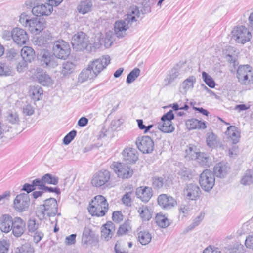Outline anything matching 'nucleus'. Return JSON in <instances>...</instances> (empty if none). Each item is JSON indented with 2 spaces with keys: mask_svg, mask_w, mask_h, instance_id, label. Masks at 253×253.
<instances>
[{
  "mask_svg": "<svg viewBox=\"0 0 253 253\" xmlns=\"http://www.w3.org/2000/svg\"><path fill=\"white\" fill-rule=\"evenodd\" d=\"M28 93L31 99L37 101L42 99L43 90L39 86H33L30 87Z\"/></svg>",
  "mask_w": 253,
  "mask_h": 253,
  "instance_id": "c85d7f7f",
  "label": "nucleus"
},
{
  "mask_svg": "<svg viewBox=\"0 0 253 253\" xmlns=\"http://www.w3.org/2000/svg\"><path fill=\"white\" fill-rule=\"evenodd\" d=\"M11 38L17 44L23 45L29 41L26 31L20 28H15L11 31Z\"/></svg>",
  "mask_w": 253,
  "mask_h": 253,
  "instance_id": "2eb2a0df",
  "label": "nucleus"
},
{
  "mask_svg": "<svg viewBox=\"0 0 253 253\" xmlns=\"http://www.w3.org/2000/svg\"><path fill=\"white\" fill-rule=\"evenodd\" d=\"M199 183L202 188L205 191H211L215 183L214 173L209 169H206L200 174Z\"/></svg>",
  "mask_w": 253,
  "mask_h": 253,
  "instance_id": "6e6552de",
  "label": "nucleus"
},
{
  "mask_svg": "<svg viewBox=\"0 0 253 253\" xmlns=\"http://www.w3.org/2000/svg\"><path fill=\"white\" fill-rule=\"evenodd\" d=\"M241 183L244 185H250L253 183V171L249 169L246 171L241 180Z\"/></svg>",
  "mask_w": 253,
  "mask_h": 253,
  "instance_id": "c9c22d12",
  "label": "nucleus"
},
{
  "mask_svg": "<svg viewBox=\"0 0 253 253\" xmlns=\"http://www.w3.org/2000/svg\"><path fill=\"white\" fill-rule=\"evenodd\" d=\"M35 179L33 180L32 184L25 183L22 189V190L26 191L28 193L34 191L36 189V187H38V184L34 183Z\"/></svg>",
  "mask_w": 253,
  "mask_h": 253,
  "instance_id": "6e6d98bb",
  "label": "nucleus"
},
{
  "mask_svg": "<svg viewBox=\"0 0 253 253\" xmlns=\"http://www.w3.org/2000/svg\"><path fill=\"white\" fill-rule=\"evenodd\" d=\"M183 195L188 200H196L200 197L201 190L197 184H189L184 188Z\"/></svg>",
  "mask_w": 253,
  "mask_h": 253,
  "instance_id": "dca6fc26",
  "label": "nucleus"
},
{
  "mask_svg": "<svg viewBox=\"0 0 253 253\" xmlns=\"http://www.w3.org/2000/svg\"><path fill=\"white\" fill-rule=\"evenodd\" d=\"M128 28L125 21L120 20L115 22L114 24V33L119 38H122L126 35V32Z\"/></svg>",
  "mask_w": 253,
  "mask_h": 253,
  "instance_id": "a878e982",
  "label": "nucleus"
},
{
  "mask_svg": "<svg viewBox=\"0 0 253 253\" xmlns=\"http://www.w3.org/2000/svg\"><path fill=\"white\" fill-rule=\"evenodd\" d=\"M185 152L186 157L192 160H195L200 153L196 151V148L195 146L191 145H189Z\"/></svg>",
  "mask_w": 253,
  "mask_h": 253,
  "instance_id": "37998d69",
  "label": "nucleus"
},
{
  "mask_svg": "<svg viewBox=\"0 0 253 253\" xmlns=\"http://www.w3.org/2000/svg\"><path fill=\"white\" fill-rule=\"evenodd\" d=\"M195 160H197L201 165L206 167H209L211 164V159L204 153H199Z\"/></svg>",
  "mask_w": 253,
  "mask_h": 253,
  "instance_id": "f704fd0d",
  "label": "nucleus"
},
{
  "mask_svg": "<svg viewBox=\"0 0 253 253\" xmlns=\"http://www.w3.org/2000/svg\"><path fill=\"white\" fill-rule=\"evenodd\" d=\"M174 118V114L172 110L169 111L166 114H164L161 118V121H171Z\"/></svg>",
  "mask_w": 253,
  "mask_h": 253,
  "instance_id": "e2e57ef3",
  "label": "nucleus"
},
{
  "mask_svg": "<svg viewBox=\"0 0 253 253\" xmlns=\"http://www.w3.org/2000/svg\"><path fill=\"white\" fill-rule=\"evenodd\" d=\"M237 77L238 79H253V69L248 65H240L237 71Z\"/></svg>",
  "mask_w": 253,
  "mask_h": 253,
  "instance_id": "412c9836",
  "label": "nucleus"
},
{
  "mask_svg": "<svg viewBox=\"0 0 253 253\" xmlns=\"http://www.w3.org/2000/svg\"><path fill=\"white\" fill-rule=\"evenodd\" d=\"M135 143L138 149L143 153H150L154 150V142L149 136L138 137Z\"/></svg>",
  "mask_w": 253,
  "mask_h": 253,
  "instance_id": "9b49d317",
  "label": "nucleus"
},
{
  "mask_svg": "<svg viewBox=\"0 0 253 253\" xmlns=\"http://www.w3.org/2000/svg\"><path fill=\"white\" fill-rule=\"evenodd\" d=\"M138 239L142 245H146L150 242L152 236L148 231H141L138 233Z\"/></svg>",
  "mask_w": 253,
  "mask_h": 253,
  "instance_id": "473e14b6",
  "label": "nucleus"
},
{
  "mask_svg": "<svg viewBox=\"0 0 253 253\" xmlns=\"http://www.w3.org/2000/svg\"><path fill=\"white\" fill-rule=\"evenodd\" d=\"M77 235L76 234H72L65 238V243L66 245H71L75 244L76 243V237Z\"/></svg>",
  "mask_w": 253,
  "mask_h": 253,
  "instance_id": "bf43d9fd",
  "label": "nucleus"
},
{
  "mask_svg": "<svg viewBox=\"0 0 253 253\" xmlns=\"http://www.w3.org/2000/svg\"><path fill=\"white\" fill-rule=\"evenodd\" d=\"M131 229V226L128 222H125L124 224L121 225L117 231V234L119 235H123L127 234Z\"/></svg>",
  "mask_w": 253,
  "mask_h": 253,
  "instance_id": "de8ad7c7",
  "label": "nucleus"
},
{
  "mask_svg": "<svg viewBox=\"0 0 253 253\" xmlns=\"http://www.w3.org/2000/svg\"><path fill=\"white\" fill-rule=\"evenodd\" d=\"M131 192L126 193L122 197V200L123 203L126 206L130 205Z\"/></svg>",
  "mask_w": 253,
  "mask_h": 253,
  "instance_id": "052dcab7",
  "label": "nucleus"
},
{
  "mask_svg": "<svg viewBox=\"0 0 253 253\" xmlns=\"http://www.w3.org/2000/svg\"><path fill=\"white\" fill-rule=\"evenodd\" d=\"M25 229V223L20 217L14 218L12 224V233L16 237H20L24 232Z\"/></svg>",
  "mask_w": 253,
  "mask_h": 253,
  "instance_id": "4be33fe9",
  "label": "nucleus"
},
{
  "mask_svg": "<svg viewBox=\"0 0 253 253\" xmlns=\"http://www.w3.org/2000/svg\"><path fill=\"white\" fill-rule=\"evenodd\" d=\"M114 231L115 226L114 224L111 221L107 222L104 225L102 229L101 237L106 241H108L112 238Z\"/></svg>",
  "mask_w": 253,
  "mask_h": 253,
  "instance_id": "bb28decb",
  "label": "nucleus"
},
{
  "mask_svg": "<svg viewBox=\"0 0 253 253\" xmlns=\"http://www.w3.org/2000/svg\"><path fill=\"white\" fill-rule=\"evenodd\" d=\"M226 134L233 141V143L236 144L239 141L240 133L235 126H231L228 127Z\"/></svg>",
  "mask_w": 253,
  "mask_h": 253,
  "instance_id": "7c9ffc66",
  "label": "nucleus"
},
{
  "mask_svg": "<svg viewBox=\"0 0 253 253\" xmlns=\"http://www.w3.org/2000/svg\"><path fill=\"white\" fill-rule=\"evenodd\" d=\"M18 253H34V250L30 245L25 244L18 248Z\"/></svg>",
  "mask_w": 253,
  "mask_h": 253,
  "instance_id": "3c124183",
  "label": "nucleus"
},
{
  "mask_svg": "<svg viewBox=\"0 0 253 253\" xmlns=\"http://www.w3.org/2000/svg\"><path fill=\"white\" fill-rule=\"evenodd\" d=\"M166 182L165 178L162 177H154L152 179V184L153 187L156 189L162 188Z\"/></svg>",
  "mask_w": 253,
  "mask_h": 253,
  "instance_id": "c03bdc74",
  "label": "nucleus"
},
{
  "mask_svg": "<svg viewBox=\"0 0 253 253\" xmlns=\"http://www.w3.org/2000/svg\"><path fill=\"white\" fill-rule=\"evenodd\" d=\"M159 129L165 133H170L174 131V127L171 121H162L158 125Z\"/></svg>",
  "mask_w": 253,
  "mask_h": 253,
  "instance_id": "72a5a7b5",
  "label": "nucleus"
},
{
  "mask_svg": "<svg viewBox=\"0 0 253 253\" xmlns=\"http://www.w3.org/2000/svg\"><path fill=\"white\" fill-rule=\"evenodd\" d=\"M110 63V57L103 56L94 61L88 68L84 70L81 73V77L88 79L95 78Z\"/></svg>",
  "mask_w": 253,
  "mask_h": 253,
  "instance_id": "f03ea898",
  "label": "nucleus"
},
{
  "mask_svg": "<svg viewBox=\"0 0 253 253\" xmlns=\"http://www.w3.org/2000/svg\"><path fill=\"white\" fill-rule=\"evenodd\" d=\"M110 173L108 170L103 169L96 173L91 180L92 185L96 187L104 185L110 179Z\"/></svg>",
  "mask_w": 253,
  "mask_h": 253,
  "instance_id": "ddd939ff",
  "label": "nucleus"
},
{
  "mask_svg": "<svg viewBox=\"0 0 253 253\" xmlns=\"http://www.w3.org/2000/svg\"><path fill=\"white\" fill-rule=\"evenodd\" d=\"M88 209L92 215L102 217L105 215L108 210V204L104 196L99 195L92 200Z\"/></svg>",
  "mask_w": 253,
  "mask_h": 253,
  "instance_id": "39448f33",
  "label": "nucleus"
},
{
  "mask_svg": "<svg viewBox=\"0 0 253 253\" xmlns=\"http://www.w3.org/2000/svg\"><path fill=\"white\" fill-rule=\"evenodd\" d=\"M30 204V198L28 194L22 193L16 196L14 202V209L18 212L27 210Z\"/></svg>",
  "mask_w": 253,
  "mask_h": 253,
  "instance_id": "f8f14e48",
  "label": "nucleus"
},
{
  "mask_svg": "<svg viewBox=\"0 0 253 253\" xmlns=\"http://www.w3.org/2000/svg\"><path fill=\"white\" fill-rule=\"evenodd\" d=\"M122 156L124 160L128 163H135L138 159L137 150L131 147L125 148L122 152Z\"/></svg>",
  "mask_w": 253,
  "mask_h": 253,
  "instance_id": "5701e85b",
  "label": "nucleus"
},
{
  "mask_svg": "<svg viewBox=\"0 0 253 253\" xmlns=\"http://www.w3.org/2000/svg\"><path fill=\"white\" fill-rule=\"evenodd\" d=\"M27 226L28 232L33 236L34 242L38 243L44 236L43 233L39 230V221L34 218H30L27 221Z\"/></svg>",
  "mask_w": 253,
  "mask_h": 253,
  "instance_id": "9d476101",
  "label": "nucleus"
},
{
  "mask_svg": "<svg viewBox=\"0 0 253 253\" xmlns=\"http://www.w3.org/2000/svg\"><path fill=\"white\" fill-rule=\"evenodd\" d=\"M111 168L117 174L118 177L122 179H128L133 174V169L122 163L114 162L111 165Z\"/></svg>",
  "mask_w": 253,
  "mask_h": 253,
  "instance_id": "1a4fd4ad",
  "label": "nucleus"
},
{
  "mask_svg": "<svg viewBox=\"0 0 253 253\" xmlns=\"http://www.w3.org/2000/svg\"><path fill=\"white\" fill-rule=\"evenodd\" d=\"M77 131L75 130L68 133L63 139V143L65 145L69 144L75 138L76 135Z\"/></svg>",
  "mask_w": 253,
  "mask_h": 253,
  "instance_id": "5fc2aeb1",
  "label": "nucleus"
},
{
  "mask_svg": "<svg viewBox=\"0 0 253 253\" xmlns=\"http://www.w3.org/2000/svg\"><path fill=\"white\" fill-rule=\"evenodd\" d=\"M40 55L41 56V62L45 64L46 66L50 65L53 61V56L49 51L43 50L41 51Z\"/></svg>",
  "mask_w": 253,
  "mask_h": 253,
  "instance_id": "e433bc0d",
  "label": "nucleus"
},
{
  "mask_svg": "<svg viewBox=\"0 0 253 253\" xmlns=\"http://www.w3.org/2000/svg\"><path fill=\"white\" fill-rule=\"evenodd\" d=\"M123 123V120L121 119H114L112 121L111 123V128L116 129L119 127Z\"/></svg>",
  "mask_w": 253,
  "mask_h": 253,
  "instance_id": "338daca9",
  "label": "nucleus"
},
{
  "mask_svg": "<svg viewBox=\"0 0 253 253\" xmlns=\"http://www.w3.org/2000/svg\"><path fill=\"white\" fill-rule=\"evenodd\" d=\"M139 10L136 7H131L129 9L127 12V16L126 18L128 22H134L136 21V17L139 16Z\"/></svg>",
  "mask_w": 253,
  "mask_h": 253,
  "instance_id": "ea45409f",
  "label": "nucleus"
},
{
  "mask_svg": "<svg viewBox=\"0 0 253 253\" xmlns=\"http://www.w3.org/2000/svg\"><path fill=\"white\" fill-rule=\"evenodd\" d=\"M136 197L144 202H148L153 195V190L151 187L140 186L136 189Z\"/></svg>",
  "mask_w": 253,
  "mask_h": 253,
  "instance_id": "aec40b11",
  "label": "nucleus"
},
{
  "mask_svg": "<svg viewBox=\"0 0 253 253\" xmlns=\"http://www.w3.org/2000/svg\"><path fill=\"white\" fill-rule=\"evenodd\" d=\"M204 214L201 213L199 215L196 217L193 221V222L188 226L187 229L188 230H191L194 229L195 227L199 225L200 222L203 219Z\"/></svg>",
  "mask_w": 253,
  "mask_h": 253,
  "instance_id": "09e8293b",
  "label": "nucleus"
},
{
  "mask_svg": "<svg viewBox=\"0 0 253 253\" xmlns=\"http://www.w3.org/2000/svg\"><path fill=\"white\" fill-rule=\"evenodd\" d=\"M251 37V32L244 26H235L231 32V39L238 43L244 44L249 42Z\"/></svg>",
  "mask_w": 253,
  "mask_h": 253,
  "instance_id": "423d86ee",
  "label": "nucleus"
},
{
  "mask_svg": "<svg viewBox=\"0 0 253 253\" xmlns=\"http://www.w3.org/2000/svg\"><path fill=\"white\" fill-rule=\"evenodd\" d=\"M7 120L12 124H17L19 122V118L18 114L15 112H11L8 113Z\"/></svg>",
  "mask_w": 253,
  "mask_h": 253,
  "instance_id": "49530a36",
  "label": "nucleus"
},
{
  "mask_svg": "<svg viewBox=\"0 0 253 253\" xmlns=\"http://www.w3.org/2000/svg\"><path fill=\"white\" fill-rule=\"evenodd\" d=\"M39 190H42L45 191H48L49 192H54L57 194L60 193V189L58 188L49 187L48 186H43L42 187L38 188Z\"/></svg>",
  "mask_w": 253,
  "mask_h": 253,
  "instance_id": "0e129e2a",
  "label": "nucleus"
},
{
  "mask_svg": "<svg viewBox=\"0 0 253 253\" xmlns=\"http://www.w3.org/2000/svg\"><path fill=\"white\" fill-rule=\"evenodd\" d=\"M53 51V54L57 58L66 59L71 54V48L67 42L60 40L54 42Z\"/></svg>",
  "mask_w": 253,
  "mask_h": 253,
  "instance_id": "0eeeda50",
  "label": "nucleus"
},
{
  "mask_svg": "<svg viewBox=\"0 0 253 253\" xmlns=\"http://www.w3.org/2000/svg\"><path fill=\"white\" fill-rule=\"evenodd\" d=\"M216 140V136L213 132H210L207 134V145L211 147L214 146Z\"/></svg>",
  "mask_w": 253,
  "mask_h": 253,
  "instance_id": "864d4df0",
  "label": "nucleus"
},
{
  "mask_svg": "<svg viewBox=\"0 0 253 253\" xmlns=\"http://www.w3.org/2000/svg\"><path fill=\"white\" fill-rule=\"evenodd\" d=\"M186 125L189 129H205L206 128V126L204 122L196 119H191L187 120L186 122Z\"/></svg>",
  "mask_w": 253,
  "mask_h": 253,
  "instance_id": "c756f323",
  "label": "nucleus"
},
{
  "mask_svg": "<svg viewBox=\"0 0 253 253\" xmlns=\"http://www.w3.org/2000/svg\"><path fill=\"white\" fill-rule=\"evenodd\" d=\"M230 167L228 163L220 162L214 167V174L219 178H224L230 171Z\"/></svg>",
  "mask_w": 253,
  "mask_h": 253,
  "instance_id": "393cba45",
  "label": "nucleus"
},
{
  "mask_svg": "<svg viewBox=\"0 0 253 253\" xmlns=\"http://www.w3.org/2000/svg\"><path fill=\"white\" fill-rule=\"evenodd\" d=\"M138 212L143 221H148L152 217L151 210L147 206L143 205L140 207L138 210Z\"/></svg>",
  "mask_w": 253,
  "mask_h": 253,
  "instance_id": "2f4dec72",
  "label": "nucleus"
},
{
  "mask_svg": "<svg viewBox=\"0 0 253 253\" xmlns=\"http://www.w3.org/2000/svg\"><path fill=\"white\" fill-rule=\"evenodd\" d=\"M12 73L11 67L5 63L0 62V76H8L12 75Z\"/></svg>",
  "mask_w": 253,
  "mask_h": 253,
  "instance_id": "58836bf2",
  "label": "nucleus"
},
{
  "mask_svg": "<svg viewBox=\"0 0 253 253\" xmlns=\"http://www.w3.org/2000/svg\"><path fill=\"white\" fill-rule=\"evenodd\" d=\"M98 235L92 230L91 227L85 226L82 236V243L86 247L95 243L98 241Z\"/></svg>",
  "mask_w": 253,
  "mask_h": 253,
  "instance_id": "4468645a",
  "label": "nucleus"
},
{
  "mask_svg": "<svg viewBox=\"0 0 253 253\" xmlns=\"http://www.w3.org/2000/svg\"><path fill=\"white\" fill-rule=\"evenodd\" d=\"M53 8L49 4H42L34 6L32 12L37 17H40L48 16L51 14Z\"/></svg>",
  "mask_w": 253,
  "mask_h": 253,
  "instance_id": "6ab92c4d",
  "label": "nucleus"
},
{
  "mask_svg": "<svg viewBox=\"0 0 253 253\" xmlns=\"http://www.w3.org/2000/svg\"><path fill=\"white\" fill-rule=\"evenodd\" d=\"M71 44L76 51L90 52L94 48V45L89 41V37L82 31L78 32L72 36Z\"/></svg>",
  "mask_w": 253,
  "mask_h": 253,
  "instance_id": "7ed1b4c3",
  "label": "nucleus"
},
{
  "mask_svg": "<svg viewBox=\"0 0 253 253\" xmlns=\"http://www.w3.org/2000/svg\"><path fill=\"white\" fill-rule=\"evenodd\" d=\"M245 245L248 248L253 249V235H250L246 238Z\"/></svg>",
  "mask_w": 253,
  "mask_h": 253,
  "instance_id": "774afa93",
  "label": "nucleus"
},
{
  "mask_svg": "<svg viewBox=\"0 0 253 253\" xmlns=\"http://www.w3.org/2000/svg\"><path fill=\"white\" fill-rule=\"evenodd\" d=\"M140 70L138 68L134 69L127 76L126 79H135L140 74Z\"/></svg>",
  "mask_w": 253,
  "mask_h": 253,
  "instance_id": "69168bd1",
  "label": "nucleus"
},
{
  "mask_svg": "<svg viewBox=\"0 0 253 253\" xmlns=\"http://www.w3.org/2000/svg\"><path fill=\"white\" fill-rule=\"evenodd\" d=\"M113 220L117 223L120 222L123 220V215L121 211H116L113 213L112 215Z\"/></svg>",
  "mask_w": 253,
  "mask_h": 253,
  "instance_id": "680f3d73",
  "label": "nucleus"
},
{
  "mask_svg": "<svg viewBox=\"0 0 253 253\" xmlns=\"http://www.w3.org/2000/svg\"><path fill=\"white\" fill-rule=\"evenodd\" d=\"M19 21L22 26L27 28L31 34L34 35L40 34L46 25L45 20L38 17L31 18L30 13L26 12L20 14Z\"/></svg>",
  "mask_w": 253,
  "mask_h": 253,
  "instance_id": "f257e3e1",
  "label": "nucleus"
},
{
  "mask_svg": "<svg viewBox=\"0 0 253 253\" xmlns=\"http://www.w3.org/2000/svg\"><path fill=\"white\" fill-rule=\"evenodd\" d=\"M74 64L70 62H67L64 64L62 72L64 75L70 74L74 70Z\"/></svg>",
  "mask_w": 253,
  "mask_h": 253,
  "instance_id": "603ef678",
  "label": "nucleus"
},
{
  "mask_svg": "<svg viewBox=\"0 0 253 253\" xmlns=\"http://www.w3.org/2000/svg\"><path fill=\"white\" fill-rule=\"evenodd\" d=\"M23 113L27 116H31L34 113V108L30 104L25 105L23 108Z\"/></svg>",
  "mask_w": 253,
  "mask_h": 253,
  "instance_id": "13d9d810",
  "label": "nucleus"
},
{
  "mask_svg": "<svg viewBox=\"0 0 253 253\" xmlns=\"http://www.w3.org/2000/svg\"><path fill=\"white\" fill-rule=\"evenodd\" d=\"M156 222L161 228H166L170 225L169 219L165 216L157 214L156 216Z\"/></svg>",
  "mask_w": 253,
  "mask_h": 253,
  "instance_id": "4c0bfd02",
  "label": "nucleus"
},
{
  "mask_svg": "<svg viewBox=\"0 0 253 253\" xmlns=\"http://www.w3.org/2000/svg\"><path fill=\"white\" fill-rule=\"evenodd\" d=\"M91 5L87 1H81L77 7L79 13L84 14L88 12L91 9Z\"/></svg>",
  "mask_w": 253,
  "mask_h": 253,
  "instance_id": "79ce46f5",
  "label": "nucleus"
},
{
  "mask_svg": "<svg viewBox=\"0 0 253 253\" xmlns=\"http://www.w3.org/2000/svg\"><path fill=\"white\" fill-rule=\"evenodd\" d=\"M10 246L9 242L6 239L0 240V253H8Z\"/></svg>",
  "mask_w": 253,
  "mask_h": 253,
  "instance_id": "8fccbe9b",
  "label": "nucleus"
},
{
  "mask_svg": "<svg viewBox=\"0 0 253 253\" xmlns=\"http://www.w3.org/2000/svg\"><path fill=\"white\" fill-rule=\"evenodd\" d=\"M58 204L57 201L53 198H50L44 201L42 205H40L36 210L37 216L40 220L43 219L46 215L47 217H53L57 214L58 216L60 213H57Z\"/></svg>",
  "mask_w": 253,
  "mask_h": 253,
  "instance_id": "20e7f679",
  "label": "nucleus"
},
{
  "mask_svg": "<svg viewBox=\"0 0 253 253\" xmlns=\"http://www.w3.org/2000/svg\"><path fill=\"white\" fill-rule=\"evenodd\" d=\"M191 210V207L189 205L181 204L179 208V216L182 218L187 216Z\"/></svg>",
  "mask_w": 253,
  "mask_h": 253,
  "instance_id": "a18cd8bd",
  "label": "nucleus"
},
{
  "mask_svg": "<svg viewBox=\"0 0 253 253\" xmlns=\"http://www.w3.org/2000/svg\"><path fill=\"white\" fill-rule=\"evenodd\" d=\"M13 220L9 215H3L0 218V230L5 233L9 232L12 230Z\"/></svg>",
  "mask_w": 253,
  "mask_h": 253,
  "instance_id": "b1692460",
  "label": "nucleus"
},
{
  "mask_svg": "<svg viewBox=\"0 0 253 253\" xmlns=\"http://www.w3.org/2000/svg\"><path fill=\"white\" fill-rule=\"evenodd\" d=\"M243 88L246 90L253 88V80H239Z\"/></svg>",
  "mask_w": 253,
  "mask_h": 253,
  "instance_id": "4d7b16f0",
  "label": "nucleus"
},
{
  "mask_svg": "<svg viewBox=\"0 0 253 253\" xmlns=\"http://www.w3.org/2000/svg\"><path fill=\"white\" fill-rule=\"evenodd\" d=\"M158 204L163 209H170L177 204V202L172 197L167 194H161L158 197Z\"/></svg>",
  "mask_w": 253,
  "mask_h": 253,
  "instance_id": "f3484780",
  "label": "nucleus"
},
{
  "mask_svg": "<svg viewBox=\"0 0 253 253\" xmlns=\"http://www.w3.org/2000/svg\"><path fill=\"white\" fill-rule=\"evenodd\" d=\"M193 80H184L180 84V91L183 94L186 93L188 90L193 88Z\"/></svg>",
  "mask_w": 253,
  "mask_h": 253,
  "instance_id": "a19ab883",
  "label": "nucleus"
},
{
  "mask_svg": "<svg viewBox=\"0 0 253 253\" xmlns=\"http://www.w3.org/2000/svg\"><path fill=\"white\" fill-rule=\"evenodd\" d=\"M21 55L25 62L30 63L35 59V52L32 48L24 46L21 50Z\"/></svg>",
  "mask_w": 253,
  "mask_h": 253,
  "instance_id": "cd10ccee",
  "label": "nucleus"
},
{
  "mask_svg": "<svg viewBox=\"0 0 253 253\" xmlns=\"http://www.w3.org/2000/svg\"><path fill=\"white\" fill-rule=\"evenodd\" d=\"M59 178L56 176L51 174L47 173L44 174L41 179H35V184H38V188L46 186V184H52L56 185L58 184Z\"/></svg>",
  "mask_w": 253,
  "mask_h": 253,
  "instance_id": "a211bd4d",
  "label": "nucleus"
}]
</instances>
